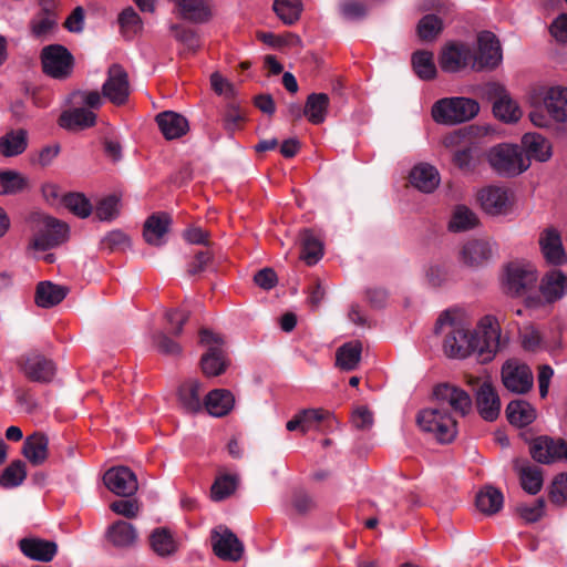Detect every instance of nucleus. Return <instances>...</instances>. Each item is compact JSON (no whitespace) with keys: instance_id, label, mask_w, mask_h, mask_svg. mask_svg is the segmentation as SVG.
Returning <instances> with one entry per match:
<instances>
[{"instance_id":"f257e3e1","label":"nucleus","mask_w":567,"mask_h":567,"mask_svg":"<svg viewBox=\"0 0 567 567\" xmlns=\"http://www.w3.org/2000/svg\"><path fill=\"white\" fill-rule=\"evenodd\" d=\"M435 331L443 336L444 353L452 359L478 355L477 334L472 330L467 312L460 308L447 309L439 317Z\"/></svg>"},{"instance_id":"f03ea898","label":"nucleus","mask_w":567,"mask_h":567,"mask_svg":"<svg viewBox=\"0 0 567 567\" xmlns=\"http://www.w3.org/2000/svg\"><path fill=\"white\" fill-rule=\"evenodd\" d=\"M480 112L478 103L470 97H444L432 106V117L439 124L455 125L474 118Z\"/></svg>"},{"instance_id":"7ed1b4c3","label":"nucleus","mask_w":567,"mask_h":567,"mask_svg":"<svg viewBox=\"0 0 567 567\" xmlns=\"http://www.w3.org/2000/svg\"><path fill=\"white\" fill-rule=\"evenodd\" d=\"M491 166L501 175L515 176L529 167V161L517 145L499 144L487 153Z\"/></svg>"},{"instance_id":"20e7f679","label":"nucleus","mask_w":567,"mask_h":567,"mask_svg":"<svg viewBox=\"0 0 567 567\" xmlns=\"http://www.w3.org/2000/svg\"><path fill=\"white\" fill-rule=\"evenodd\" d=\"M417 423L423 431L432 433L441 443L452 442L457 434L455 419L441 408H429L420 411Z\"/></svg>"},{"instance_id":"39448f33","label":"nucleus","mask_w":567,"mask_h":567,"mask_svg":"<svg viewBox=\"0 0 567 567\" xmlns=\"http://www.w3.org/2000/svg\"><path fill=\"white\" fill-rule=\"evenodd\" d=\"M528 100L532 106L544 105L554 121L560 123L567 121V87H534L529 92Z\"/></svg>"},{"instance_id":"423d86ee","label":"nucleus","mask_w":567,"mask_h":567,"mask_svg":"<svg viewBox=\"0 0 567 567\" xmlns=\"http://www.w3.org/2000/svg\"><path fill=\"white\" fill-rule=\"evenodd\" d=\"M473 332L477 334L478 359L482 362L491 361L502 347L499 320L493 315H486L478 320Z\"/></svg>"},{"instance_id":"0eeeda50","label":"nucleus","mask_w":567,"mask_h":567,"mask_svg":"<svg viewBox=\"0 0 567 567\" xmlns=\"http://www.w3.org/2000/svg\"><path fill=\"white\" fill-rule=\"evenodd\" d=\"M200 343L207 348L206 353L202 357L203 372L208 377L219 375L227 365L223 338L210 330L203 329L200 331Z\"/></svg>"},{"instance_id":"6e6552de","label":"nucleus","mask_w":567,"mask_h":567,"mask_svg":"<svg viewBox=\"0 0 567 567\" xmlns=\"http://www.w3.org/2000/svg\"><path fill=\"white\" fill-rule=\"evenodd\" d=\"M41 62L43 72L53 79L64 80L72 74L74 60L63 45L44 47L41 51Z\"/></svg>"},{"instance_id":"1a4fd4ad","label":"nucleus","mask_w":567,"mask_h":567,"mask_svg":"<svg viewBox=\"0 0 567 567\" xmlns=\"http://www.w3.org/2000/svg\"><path fill=\"white\" fill-rule=\"evenodd\" d=\"M537 281V271L529 264H509L504 274V290L512 296H522Z\"/></svg>"},{"instance_id":"9d476101","label":"nucleus","mask_w":567,"mask_h":567,"mask_svg":"<svg viewBox=\"0 0 567 567\" xmlns=\"http://www.w3.org/2000/svg\"><path fill=\"white\" fill-rule=\"evenodd\" d=\"M68 234L69 227L66 224L53 217L44 216L29 247L34 250H48L65 241Z\"/></svg>"},{"instance_id":"9b49d317","label":"nucleus","mask_w":567,"mask_h":567,"mask_svg":"<svg viewBox=\"0 0 567 567\" xmlns=\"http://www.w3.org/2000/svg\"><path fill=\"white\" fill-rule=\"evenodd\" d=\"M502 382L504 386L517 394L528 392L534 383L530 368L518 359H508L502 367Z\"/></svg>"},{"instance_id":"f8f14e48","label":"nucleus","mask_w":567,"mask_h":567,"mask_svg":"<svg viewBox=\"0 0 567 567\" xmlns=\"http://www.w3.org/2000/svg\"><path fill=\"white\" fill-rule=\"evenodd\" d=\"M103 96L115 105L126 103L131 86L128 74L120 64H112L107 70V78L102 85Z\"/></svg>"},{"instance_id":"ddd939ff","label":"nucleus","mask_w":567,"mask_h":567,"mask_svg":"<svg viewBox=\"0 0 567 567\" xmlns=\"http://www.w3.org/2000/svg\"><path fill=\"white\" fill-rule=\"evenodd\" d=\"M214 554L224 560L237 561L244 554V545L226 526L219 525L212 530Z\"/></svg>"},{"instance_id":"4468645a","label":"nucleus","mask_w":567,"mask_h":567,"mask_svg":"<svg viewBox=\"0 0 567 567\" xmlns=\"http://www.w3.org/2000/svg\"><path fill=\"white\" fill-rule=\"evenodd\" d=\"M538 245L546 264L556 267L567 264L561 235L555 227L548 226L539 233Z\"/></svg>"},{"instance_id":"2eb2a0df","label":"nucleus","mask_w":567,"mask_h":567,"mask_svg":"<svg viewBox=\"0 0 567 567\" xmlns=\"http://www.w3.org/2000/svg\"><path fill=\"white\" fill-rule=\"evenodd\" d=\"M433 394L439 403L437 408L445 410L449 405L452 410L464 416L472 410V399L464 390L449 384H439L434 388Z\"/></svg>"},{"instance_id":"dca6fc26","label":"nucleus","mask_w":567,"mask_h":567,"mask_svg":"<svg viewBox=\"0 0 567 567\" xmlns=\"http://www.w3.org/2000/svg\"><path fill=\"white\" fill-rule=\"evenodd\" d=\"M478 52L474 59L473 69H494L503 59L502 49L499 41L494 33L485 31L480 33L478 39Z\"/></svg>"},{"instance_id":"f3484780","label":"nucleus","mask_w":567,"mask_h":567,"mask_svg":"<svg viewBox=\"0 0 567 567\" xmlns=\"http://www.w3.org/2000/svg\"><path fill=\"white\" fill-rule=\"evenodd\" d=\"M478 200L483 210L492 216L508 214L513 205L508 189L501 186H487L481 189Z\"/></svg>"},{"instance_id":"a211bd4d","label":"nucleus","mask_w":567,"mask_h":567,"mask_svg":"<svg viewBox=\"0 0 567 567\" xmlns=\"http://www.w3.org/2000/svg\"><path fill=\"white\" fill-rule=\"evenodd\" d=\"M530 453L533 458L539 463L548 464L561 460L567 461V442L561 439L539 436L534 440Z\"/></svg>"},{"instance_id":"6ab92c4d","label":"nucleus","mask_w":567,"mask_h":567,"mask_svg":"<svg viewBox=\"0 0 567 567\" xmlns=\"http://www.w3.org/2000/svg\"><path fill=\"white\" fill-rule=\"evenodd\" d=\"M20 370L33 382L47 383L55 375V364L40 353H30L20 361Z\"/></svg>"},{"instance_id":"aec40b11","label":"nucleus","mask_w":567,"mask_h":567,"mask_svg":"<svg viewBox=\"0 0 567 567\" xmlns=\"http://www.w3.org/2000/svg\"><path fill=\"white\" fill-rule=\"evenodd\" d=\"M105 486L118 496H132L138 488L135 474L125 466L112 467L103 476Z\"/></svg>"},{"instance_id":"412c9836","label":"nucleus","mask_w":567,"mask_h":567,"mask_svg":"<svg viewBox=\"0 0 567 567\" xmlns=\"http://www.w3.org/2000/svg\"><path fill=\"white\" fill-rule=\"evenodd\" d=\"M494 246L492 241L486 239H471L461 249V261L473 268L484 266L492 259Z\"/></svg>"},{"instance_id":"4be33fe9","label":"nucleus","mask_w":567,"mask_h":567,"mask_svg":"<svg viewBox=\"0 0 567 567\" xmlns=\"http://www.w3.org/2000/svg\"><path fill=\"white\" fill-rule=\"evenodd\" d=\"M539 292L546 303H554L567 295V275L559 269L547 271L540 279Z\"/></svg>"},{"instance_id":"5701e85b","label":"nucleus","mask_w":567,"mask_h":567,"mask_svg":"<svg viewBox=\"0 0 567 567\" xmlns=\"http://www.w3.org/2000/svg\"><path fill=\"white\" fill-rule=\"evenodd\" d=\"M472 58V51L467 45L452 43L442 50L440 66L444 72L455 73L464 69Z\"/></svg>"},{"instance_id":"b1692460","label":"nucleus","mask_w":567,"mask_h":567,"mask_svg":"<svg viewBox=\"0 0 567 567\" xmlns=\"http://www.w3.org/2000/svg\"><path fill=\"white\" fill-rule=\"evenodd\" d=\"M495 101L494 115L505 123H515L520 120L523 112L516 101L499 85H494Z\"/></svg>"},{"instance_id":"393cba45","label":"nucleus","mask_w":567,"mask_h":567,"mask_svg":"<svg viewBox=\"0 0 567 567\" xmlns=\"http://www.w3.org/2000/svg\"><path fill=\"white\" fill-rule=\"evenodd\" d=\"M476 404L481 416L486 421H494L501 412V400L495 388L484 381L476 392Z\"/></svg>"},{"instance_id":"a878e982","label":"nucleus","mask_w":567,"mask_h":567,"mask_svg":"<svg viewBox=\"0 0 567 567\" xmlns=\"http://www.w3.org/2000/svg\"><path fill=\"white\" fill-rule=\"evenodd\" d=\"M29 145V133L24 128H11L0 136V155L16 157L25 152Z\"/></svg>"},{"instance_id":"bb28decb","label":"nucleus","mask_w":567,"mask_h":567,"mask_svg":"<svg viewBox=\"0 0 567 567\" xmlns=\"http://www.w3.org/2000/svg\"><path fill=\"white\" fill-rule=\"evenodd\" d=\"M19 547L27 557L44 563L51 561L58 551V546L54 542L39 538H22L19 542Z\"/></svg>"},{"instance_id":"cd10ccee","label":"nucleus","mask_w":567,"mask_h":567,"mask_svg":"<svg viewBox=\"0 0 567 567\" xmlns=\"http://www.w3.org/2000/svg\"><path fill=\"white\" fill-rule=\"evenodd\" d=\"M411 184L422 193H432L440 185L439 171L426 163L415 165L410 173Z\"/></svg>"},{"instance_id":"c85d7f7f","label":"nucleus","mask_w":567,"mask_h":567,"mask_svg":"<svg viewBox=\"0 0 567 567\" xmlns=\"http://www.w3.org/2000/svg\"><path fill=\"white\" fill-rule=\"evenodd\" d=\"M96 122V114L84 107L75 106L64 111L59 120L60 125L69 131H80L91 127Z\"/></svg>"},{"instance_id":"c756f323","label":"nucleus","mask_w":567,"mask_h":567,"mask_svg":"<svg viewBox=\"0 0 567 567\" xmlns=\"http://www.w3.org/2000/svg\"><path fill=\"white\" fill-rule=\"evenodd\" d=\"M157 125L167 140L178 138L188 131L187 120L173 111H165L156 116Z\"/></svg>"},{"instance_id":"7c9ffc66","label":"nucleus","mask_w":567,"mask_h":567,"mask_svg":"<svg viewBox=\"0 0 567 567\" xmlns=\"http://www.w3.org/2000/svg\"><path fill=\"white\" fill-rule=\"evenodd\" d=\"M171 218L167 214H154L150 216L144 224L143 236L147 244L161 246L164 244L165 235L168 233Z\"/></svg>"},{"instance_id":"2f4dec72","label":"nucleus","mask_w":567,"mask_h":567,"mask_svg":"<svg viewBox=\"0 0 567 567\" xmlns=\"http://www.w3.org/2000/svg\"><path fill=\"white\" fill-rule=\"evenodd\" d=\"M235 398L229 390L216 389L210 391L205 399V409L216 417L227 415L234 408Z\"/></svg>"},{"instance_id":"473e14b6","label":"nucleus","mask_w":567,"mask_h":567,"mask_svg":"<svg viewBox=\"0 0 567 567\" xmlns=\"http://www.w3.org/2000/svg\"><path fill=\"white\" fill-rule=\"evenodd\" d=\"M179 16L195 23H204L212 17L210 4L207 0H175Z\"/></svg>"},{"instance_id":"72a5a7b5","label":"nucleus","mask_w":567,"mask_h":567,"mask_svg":"<svg viewBox=\"0 0 567 567\" xmlns=\"http://www.w3.org/2000/svg\"><path fill=\"white\" fill-rule=\"evenodd\" d=\"M49 440L42 433H33L23 443L22 454L33 465L42 464L48 457Z\"/></svg>"},{"instance_id":"f704fd0d","label":"nucleus","mask_w":567,"mask_h":567,"mask_svg":"<svg viewBox=\"0 0 567 567\" xmlns=\"http://www.w3.org/2000/svg\"><path fill=\"white\" fill-rule=\"evenodd\" d=\"M522 144L527 153L526 158L530 162L534 158L539 162H546L551 156L550 143L537 133H526L522 138Z\"/></svg>"},{"instance_id":"c9c22d12","label":"nucleus","mask_w":567,"mask_h":567,"mask_svg":"<svg viewBox=\"0 0 567 567\" xmlns=\"http://www.w3.org/2000/svg\"><path fill=\"white\" fill-rule=\"evenodd\" d=\"M68 292L69 289L64 286L42 281L37 287L35 302L41 308H51L60 303L66 297Z\"/></svg>"},{"instance_id":"e433bc0d","label":"nucleus","mask_w":567,"mask_h":567,"mask_svg":"<svg viewBox=\"0 0 567 567\" xmlns=\"http://www.w3.org/2000/svg\"><path fill=\"white\" fill-rule=\"evenodd\" d=\"M329 96L326 93H312L308 96L303 115L312 124H321L324 122L328 107Z\"/></svg>"},{"instance_id":"4c0bfd02","label":"nucleus","mask_w":567,"mask_h":567,"mask_svg":"<svg viewBox=\"0 0 567 567\" xmlns=\"http://www.w3.org/2000/svg\"><path fill=\"white\" fill-rule=\"evenodd\" d=\"M150 542L152 549L162 557L171 556L178 550L176 538L173 533L165 527L154 529L151 534Z\"/></svg>"},{"instance_id":"58836bf2","label":"nucleus","mask_w":567,"mask_h":567,"mask_svg":"<svg viewBox=\"0 0 567 567\" xmlns=\"http://www.w3.org/2000/svg\"><path fill=\"white\" fill-rule=\"evenodd\" d=\"M506 413L509 423L518 427L526 426L536 419V410L524 400L512 401Z\"/></svg>"},{"instance_id":"ea45409f","label":"nucleus","mask_w":567,"mask_h":567,"mask_svg":"<svg viewBox=\"0 0 567 567\" xmlns=\"http://www.w3.org/2000/svg\"><path fill=\"white\" fill-rule=\"evenodd\" d=\"M361 342H347L337 350L336 363L343 371H352L359 365L361 360Z\"/></svg>"},{"instance_id":"a19ab883","label":"nucleus","mask_w":567,"mask_h":567,"mask_svg":"<svg viewBox=\"0 0 567 567\" xmlns=\"http://www.w3.org/2000/svg\"><path fill=\"white\" fill-rule=\"evenodd\" d=\"M107 538L116 547H128L136 542L137 533L131 523L117 520L109 527Z\"/></svg>"},{"instance_id":"79ce46f5","label":"nucleus","mask_w":567,"mask_h":567,"mask_svg":"<svg viewBox=\"0 0 567 567\" xmlns=\"http://www.w3.org/2000/svg\"><path fill=\"white\" fill-rule=\"evenodd\" d=\"M503 503L502 492L492 486L484 487L476 496V507L487 515L497 513L503 507Z\"/></svg>"},{"instance_id":"37998d69","label":"nucleus","mask_w":567,"mask_h":567,"mask_svg":"<svg viewBox=\"0 0 567 567\" xmlns=\"http://www.w3.org/2000/svg\"><path fill=\"white\" fill-rule=\"evenodd\" d=\"M301 254L300 258L309 266L317 264L323 254L321 241L310 230L301 233Z\"/></svg>"},{"instance_id":"c03bdc74","label":"nucleus","mask_w":567,"mask_h":567,"mask_svg":"<svg viewBox=\"0 0 567 567\" xmlns=\"http://www.w3.org/2000/svg\"><path fill=\"white\" fill-rule=\"evenodd\" d=\"M200 383L197 380H189L179 388V401L188 412H197L202 409Z\"/></svg>"},{"instance_id":"a18cd8bd","label":"nucleus","mask_w":567,"mask_h":567,"mask_svg":"<svg viewBox=\"0 0 567 567\" xmlns=\"http://www.w3.org/2000/svg\"><path fill=\"white\" fill-rule=\"evenodd\" d=\"M412 66L415 74L422 80H432L436 75L434 56L430 51H417L413 53Z\"/></svg>"},{"instance_id":"49530a36","label":"nucleus","mask_w":567,"mask_h":567,"mask_svg":"<svg viewBox=\"0 0 567 567\" xmlns=\"http://www.w3.org/2000/svg\"><path fill=\"white\" fill-rule=\"evenodd\" d=\"M478 223L475 213L464 205L456 206L451 216L449 228L452 231H465L474 228Z\"/></svg>"},{"instance_id":"de8ad7c7","label":"nucleus","mask_w":567,"mask_h":567,"mask_svg":"<svg viewBox=\"0 0 567 567\" xmlns=\"http://www.w3.org/2000/svg\"><path fill=\"white\" fill-rule=\"evenodd\" d=\"M28 186V179L17 171H0V195H13Z\"/></svg>"},{"instance_id":"09e8293b","label":"nucleus","mask_w":567,"mask_h":567,"mask_svg":"<svg viewBox=\"0 0 567 567\" xmlns=\"http://www.w3.org/2000/svg\"><path fill=\"white\" fill-rule=\"evenodd\" d=\"M274 10L278 18L286 24L295 23L301 14V0H275Z\"/></svg>"},{"instance_id":"8fccbe9b","label":"nucleus","mask_w":567,"mask_h":567,"mask_svg":"<svg viewBox=\"0 0 567 567\" xmlns=\"http://www.w3.org/2000/svg\"><path fill=\"white\" fill-rule=\"evenodd\" d=\"M55 25L56 16L49 8L42 9L32 18L30 22L32 34L38 38L49 34L55 28Z\"/></svg>"},{"instance_id":"3c124183","label":"nucleus","mask_w":567,"mask_h":567,"mask_svg":"<svg viewBox=\"0 0 567 567\" xmlns=\"http://www.w3.org/2000/svg\"><path fill=\"white\" fill-rule=\"evenodd\" d=\"M27 471L22 461H14L0 475V485L6 488L17 487L25 480Z\"/></svg>"},{"instance_id":"603ef678","label":"nucleus","mask_w":567,"mask_h":567,"mask_svg":"<svg viewBox=\"0 0 567 567\" xmlns=\"http://www.w3.org/2000/svg\"><path fill=\"white\" fill-rule=\"evenodd\" d=\"M118 23L121 25V30L126 38H133L137 33H140L143 29V22L137 14V12L128 7L124 9L120 17Z\"/></svg>"},{"instance_id":"864d4df0","label":"nucleus","mask_w":567,"mask_h":567,"mask_svg":"<svg viewBox=\"0 0 567 567\" xmlns=\"http://www.w3.org/2000/svg\"><path fill=\"white\" fill-rule=\"evenodd\" d=\"M238 478L236 475L224 474L216 478L212 486V498L223 501L230 496L237 487Z\"/></svg>"},{"instance_id":"5fc2aeb1","label":"nucleus","mask_w":567,"mask_h":567,"mask_svg":"<svg viewBox=\"0 0 567 567\" xmlns=\"http://www.w3.org/2000/svg\"><path fill=\"white\" fill-rule=\"evenodd\" d=\"M62 207L68 208L74 215L85 218L92 213L90 200L80 193H69L64 198Z\"/></svg>"},{"instance_id":"6e6d98bb","label":"nucleus","mask_w":567,"mask_h":567,"mask_svg":"<svg viewBox=\"0 0 567 567\" xmlns=\"http://www.w3.org/2000/svg\"><path fill=\"white\" fill-rule=\"evenodd\" d=\"M330 416L329 411L322 409H308L299 412L301 421V433L306 434L309 431L317 430L320 422Z\"/></svg>"},{"instance_id":"4d7b16f0","label":"nucleus","mask_w":567,"mask_h":567,"mask_svg":"<svg viewBox=\"0 0 567 567\" xmlns=\"http://www.w3.org/2000/svg\"><path fill=\"white\" fill-rule=\"evenodd\" d=\"M520 484L528 494H537L543 485L540 471L533 466L523 467L520 470Z\"/></svg>"},{"instance_id":"13d9d810","label":"nucleus","mask_w":567,"mask_h":567,"mask_svg":"<svg viewBox=\"0 0 567 567\" xmlns=\"http://www.w3.org/2000/svg\"><path fill=\"white\" fill-rule=\"evenodd\" d=\"M478 162L476 150L472 146L458 150L453 155L454 165L464 173H471L475 169Z\"/></svg>"},{"instance_id":"bf43d9fd","label":"nucleus","mask_w":567,"mask_h":567,"mask_svg":"<svg viewBox=\"0 0 567 567\" xmlns=\"http://www.w3.org/2000/svg\"><path fill=\"white\" fill-rule=\"evenodd\" d=\"M442 30V21L434 14H427L421 19L417 33L422 40H433Z\"/></svg>"},{"instance_id":"052dcab7","label":"nucleus","mask_w":567,"mask_h":567,"mask_svg":"<svg viewBox=\"0 0 567 567\" xmlns=\"http://www.w3.org/2000/svg\"><path fill=\"white\" fill-rule=\"evenodd\" d=\"M244 121L245 114L237 105H227L223 113V126L227 132L233 134L240 128Z\"/></svg>"},{"instance_id":"680f3d73","label":"nucleus","mask_w":567,"mask_h":567,"mask_svg":"<svg viewBox=\"0 0 567 567\" xmlns=\"http://www.w3.org/2000/svg\"><path fill=\"white\" fill-rule=\"evenodd\" d=\"M120 213V199L112 195L103 198L96 206V217L100 220H112Z\"/></svg>"},{"instance_id":"e2e57ef3","label":"nucleus","mask_w":567,"mask_h":567,"mask_svg":"<svg viewBox=\"0 0 567 567\" xmlns=\"http://www.w3.org/2000/svg\"><path fill=\"white\" fill-rule=\"evenodd\" d=\"M73 100L76 104L85 105L89 110L93 111L99 110L104 101L103 93L101 94L99 91L93 90H82L73 93Z\"/></svg>"},{"instance_id":"0e129e2a","label":"nucleus","mask_w":567,"mask_h":567,"mask_svg":"<svg viewBox=\"0 0 567 567\" xmlns=\"http://www.w3.org/2000/svg\"><path fill=\"white\" fill-rule=\"evenodd\" d=\"M517 512L527 523H535L539 520L545 513V501L539 498L532 504H520L517 507Z\"/></svg>"},{"instance_id":"69168bd1","label":"nucleus","mask_w":567,"mask_h":567,"mask_svg":"<svg viewBox=\"0 0 567 567\" xmlns=\"http://www.w3.org/2000/svg\"><path fill=\"white\" fill-rule=\"evenodd\" d=\"M339 10L346 20H359L367 14V7L358 0H344L340 2Z\"/></svg>"},{"instance_id":"338daca9","label":"nucleus","mask_w":567,"mask_h":567,"mask_svg":"<svg viewBox=\"0 0 567 567\" xmlns=\"http://www.w3.org/2000/svg\"><path fill=\"white\" fill-rule=\"evenodd\" d=\"M549 498L557 505L564 504L567 501V473H560L555 476L550 486Z\"/></svg>"},{"instance_id":"774afa93","label":"nucleus","mask_w":567,"mask_h":567,"mask_svg":"<svg viewBox=\"0 0 567 567\" xmlns=\"http://www.w3.org/2000/svg\"><path fill=\"white\" fill-rule=\"evenodd\" d=\"M42 195L45 202L54 207H62L65 194L62 188L55 183H45L42 186Z\"/></svg>"}]
</instances>
